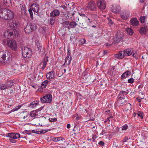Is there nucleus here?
I'll use <instances>...</instances> for the list:
<instances>
[{
    "mask_svg": "<svg viewBox=\"0 0 148 148\" xmlns=\"http://www.w3.org/2000/svg\"><path fill=\"white\" fill-rule=\"evenodd\" d=\"M129 92L125 91H121L117 97V98H121L122 99H125V95L128 94Z\"/></svg>",
    "mask_w": 148,
    "mask_h": 148,
    "instance_id": "nucleus-28",
    "label": "nucleus"
},
{
    "mask_svg": "<svg viewBox=\"0 0 148 148\" xmlns=\"http://www.w3.org/2000/svg\"><path fill=\"white\" fill-rule=\"evenodd\" d=\"M67 56L65 59V62L63 64V65H64L65 64L68 65H69L72 60V57L71 56V50L69 49L68 48L67 49Z\"/></svg>",
    "mask_w": 148,
    "mask_h": 148,
    "instance_id": "nucleus-11",
    "label": "nucleus"
},
{
    "mask_svg": "<svg viewBox=\"0 0 148 148\" xmlns=\"http://www.w3.org/2000/svg\"><path fill=\"white\" fill-rule=\"evenodd\" d=\"M50 81H48L47 80H46L43 81L41 84V86L42 88H46V86L48 84L49 82H50Z\"/></svg>",
    "mask_w": 148,
    "mask_h": 148,
    "instance_id": "nucleus-36",
    "label": "nucleus"
},
{
    "mask_svg": "<svg viewBox=\"0 0 148 148\" xmlns=\"http://www.w3.org/2000/svg\"><path fill=\"white\" fill-rule=\"evenodd\" d=\"M43 88H42V86H41V87L38 89V90L40 92H43Z\"/></svg>",
    "mask_w": 148,
    "mask_h": 148,
    "instance_id": "nucleus-55",
    "label": "nucleus"
},
{
    "mask_svg": "<svg viewBox=\"0 0 148 148\" xmlns=\"http://www.w3.org/2000/svg\"><path fill=\"white\" fill-rule=\"evenodd\" d=\"M62 24L64 27L67 28L68 29H70L71 28H75L77 24L74 21H66L64 22Z\"/></svg>",
    "mask_w": 148,
    "mask_h": 148,
    "instance_id": "nucleus-5",
    "label": "nucleus"
},
{
    "mask_svg": "<svg viewBox=\"0 0 148 148\" xmlns=\"http://www.w3.org/2000/svg\"><path fill=\"white\" fill-rule=\"evenodd\" d=\"M78 14L81 16L83 18L87 17L86 16V14H81L80 13V12H78Z\"/></svg>",
    "mask_w": 148,
    "mask_h": 148,
    "instance_id": "nucleus-52",
    "label": "nucleus"
},
{
    "mask_svg": "<svg viewBox=\"0 0 148 148\" xmlns=\"http://www.w3.org/2000/svg\"><path fill=\"white\" fill-rule=\"evenodd\" d=\"M47 78L49 80L54 79L55 77V72L52 70L47 73L46 75Z\"/></svg>",
    "mask_w": 148,
    "mask_h": 148,
    "instance_id": "nucleus-20",
    "label": "nucleus"
},
{
    "mask_svg": "<svg viewBox=\"0 0 148 148\" xmlns=\"http://www.w3.org/2000/svg\"><path fill=\"white\" fill-rule=\"evenodd\" d=\"M7 88V86L5 84H0V89L3 90Z\"/></svg>",
    "mask_w": 148,
    "mask_h": 148,
    "instance_id": "nucleus-44",
    "label": "nucleus"
},
{
    "mask_svg": "<svg viewBox=\"0 0 148 148\" xmlns=\"http://www.w3.org/2000/svg\"><path fill=\"white\" fill-rule=\"evenodd\" d=\"M7 136L9 138L16 139L21 137L19 134L17 133H8Z\"/></svg>",
    "mask_w": 148,
    "mask_h": 148,
    "instance_id": "nucleus-21",
    "label": "nucleus"
},
{
    "mask_svg": "<svg viewBox=\"0 0 148 148\" xmlns=\"http://www.w3.org/2000/svg\"><path fill=\"white\" fill-rule=\"evenodd\" d=\"M31 6L34 12L37 13L39 12V9L40 5L38 3H34L32 4Z\"/></svg>",
    "mask_w": 148,
    "mask_h": 148,
    "instance_id": "nucleus-19",
    "label": "nucleus"
},
{
    "mask_svg": "<svg viewBox=\"0 0 148 148\" xmlns=\"http://www.w3.org/2000/svg\"><path fill=\"white\" fill-rule=\"evenodd\" d=\"M39 101V100H36L33 101L29 104V107L32 108H34L38 105Z\"/></svg>",
    "mask_w": 148,
    "mask_h": 148,
    "instance_id": "nucleus-32",
    "label": "nucleus"
},
{
    "mask_svg": "<svg viewBox=\"0 0 148 148\" xmlns=\"http://www.w3.org/2000/svg\"><path fill=\"white\" fill-rule=\"evenodd\" d=\"M131 74V72L130 71H127L123 73L121 76V79H124L128 76H130Z\"/></svg>",
    "mask_w": 148,
    "mask_h": 148,
    "instance_id": "nucleus-26",
    "label": "nucleus"
},
{
    "mask_svg": "<svg viewBox=\"0 0 148 148\" xmlns=\"http://www.w3.org/2000/svg\"><path fill=\"white\" fill-rule=\"evenodd\" d=\"M130 24L134 26H137L139 24V21L136 18H132L130 21Z\"/></svg>",
    "mask_w": 148,
    "mask_h": 148,
    "instance_id": "nucleus-23",
    "label": "nucleus"
},
{
    "mask_svg": "<svg viewBox=\"0 0 148 148\" xmlns=\"http://www.w3.org/2000/svg\"><path fill=\"white\" fill-rule=\"evenodd\" d=\"M130 13L127 11H124L121 14V18L124 20H126L130 16Z\"/></svg>",
    "mask_w": 148,
    "mask_h": 148,
    "instance_id": "nucleus-18",
    "label": "nucleus"
},
{
    "mask_svg": "<svg viewBox=\"0 0 148 148\" xmlns=\"http://www.w3.org/2000/svg\"><path fill=\"white\" fill-rule=\"evenodd\" d=\"M40 100L42 103H50L52 100V95L51 94H47L41 97Z\"/></svg>",
    "mask_w": 148,
    "mask_h": 148,
    "instance_id": "nucleus-6",
    "label": "nucleus"
},
{
    "mask_svg": "<svg viewBox=\"0 0 148 148\" xmlns=\"http://www.w3.org/2000/svg\"><path fill=\"white\" fill-rule=\"evenodd\" d=\"M117 103L119 106H122L123 105L127 103L126 101L124 100V99L121 98H117Z\"/></svg>",
    "mask_w": 148,
    "mask_h": 148,
    "instance_id": "nucleus-29",
    "label": "nucleus"
},
{
    "mask_svg": "<svg viewBox=\"0 0 148 148\" xmlns=\"http://www.w3.org/2000/svg\"><path fill=\"white\" fill-rule=\"evenodd\" d=\"M55 22V20L53 18H51L50 19V23L51 25H53L54 24Z\"/></svg>",
    "mask_w": 148,
    "mask_h": 148,
    "instance_id": "nucleus-51",
    "label": "nucleus"
},
{
    "mask_svg": "<svg viewBox=\"0 0 148 148\" xmlns=\"http://www.w3.org/2000/svg\"><path fill=\"white\" fill-rule=\"evenodd\" d=\"M107 53V51L106 50H104L103 51V54L104 55H105Z\"/></svg>",
    "mask_w": 148,
    "mask_h": 148,
    "instance_id": "nucleus-64",
    "label": "nucleus"
},
{
    "mask_svg": "<svg viewBox=\"0 0 148 148\" xmlns=\"http://www.w3.org/2000/svg\"><path fill=\"white\" fill-rule=\"evenodd\" d=\"M39 132L38 131H35L34 130H25L22 133L23 134H27L28 135L31 134L32 133H35L36 134H39Z\"/></svg>",
    "mask_w": 148,
    "mask_h": 148,
    "instance_id": "nucleus-31",
    "label": "nucleus"
},
{
    "mask_svg": "<svg viewBox=\"0 0 148 148\" xmlns=\"http://www.w3.org/2000/svg\"><path fill=\"white\" fill-rule=\"evenodd\" d=\"M11 101V103H10V104L9 105H8V108H10L11 107V106H12V105L13 103V100H11V101Z\"/></svg>",
    "mask_w": 148,
    "mask_h": 148,
    "instance_id": "nucleus-58",
    "label": "nucleus"
},
{
    "mask_svg": "<svg viewBox=\"0 0 148 148\" xmlns=\"http://www.w3.org/2000/svg\"><path fill=\"white\" fill-rule=\"evenodd\" d=\"M18 31L16 29H11L6 30L4 33V36L7 39L16 38L18 35Z\"/></svg>",
    "mask_w": 148,
    "mask_h": 148,
    "instance_id": "nucleus-1",
    "label": "nucleus"
},
{
    "mask_svg": "<svg viewBox=\"0 0 148 148\" xmlns=\"http://www.w3.org/2000/svg\"><path fill=\"white\" fill-rule=\"evenodd\" d=\"M73 119H75L76 120H78L81 119L82 117L81 116L80 114H75L73 115Z\"/></svg>",
    "mask_w": 148,
    "mask_h": 148,
    "instance_id": "nucleus-38",
    "label": "nucleus"
},
{
    "mask_svg": "<svg viewBox=\"0 0 148 148\" xmlns=\"http://www.w3.org/2000/svg\"><path fill=\"white\" fill-rule=\"evenodd\" d=\"M143 99V98H140L139 97H137L136 98V99H137L139 103L141 102L142 99Z\"/></svg>",
    "mask_w": 148,
    "mask_h": 148,
    "instance_id": "nucleus-59",
    "label": "nucleus"
},
{
    "mask_svg": "<svg viewBox=\"0 0 148 148\" xmlns=\"http://www.w3.org/2000/svg\"><path fill=\"white\" fill-rule=\"evenodd\" d=\"M8 9L6 8H4L3 9V10H2L1 12V13H0V17L4 19V18H3V17H2V15L3 16V14L4 13V14L5 15V16H7V13H6V12H7V11H8Z\"/></svg>",
    "mask_w": 148,
    "mask_h": 148,
    "instance_id": "nucleus-35",
    "label": "nucleus"
},
{
    "mask_svg": "<svg viewBox=\"0 0 148 148\" xmlns=\"http://www.w3.org/2000/svg\"><path fill=\"white\" fill-rule=\"evenodd\" d=\"M9 26L12 29H16L20 26L19 22L17 21H12V23H9Z\"/></svg>",
    "mask_w": 148,
    "mask_h": 148,
    "instance_id": "nucleus-13",
    "label": "nucleus"
},
{
    "mask_svg": "<svg viewBox=\"0 0 148 148\" xmlns=\"http://www.w3.org/2000/svg\"><path fill=\"white\" fill-rule=\"evenodd\" d=\"M60 14V12L58 10L55 9L50 13V15L51 17H54L56 16H58Z\"/></svg>",
    "mask_w": 148,
    "mask_h": 148,
    "instance_id": "nucleus-27",
    "label": "nucleus"
},
{
    "mask_svg": "<svg viewBox=\"0 0 148 148\" xmlns=\"http://www.w3.org/2000/svg\"><path fill=\"white\" fill-rule=\"evenodd\" d=\"M106 133V132L104 130H103L101 133L100 134V135H103L105 134Z\"/></svg>",
    "mask_w": 148,
    "mask_h": 148,
    "instance_id": "nucleus-53",
    "label": "nucleus"
},
{
    "mask_svg": "<svg viewBox=\"0 0 148 148\" xmlns=\"http://www.w3.org/2000/svg\"><path fill=\"white\" fill-rule=\"evenodd\" d=\"M6 13H7V16H5L4 14H3V15L2 16V17H3L4 19L6 20H11L14 17V14L10 10L8 9L7 12H6Z\"/></svg>",
    "mask_w": 148,
    "mask_h": 148,
    "instance_id": "nucleus-9",
    "label": "nucleus"
},
{
    "mask_svg": "<svg viewBox=\"0 0 148 148\" xmlns=\"http://www.w3.org/2000/svg\"><path fill=\"white\" fill-rule=\"evenodd\" d=\"M87 8L88 9V10L94 11L96 9V5L95 2L94 1H91L88 3Z\"/></svg>",
    "mask_w": 148,
    "mask_h": 148,
    "instance_id": "nucleus-12",
    "label": "nucleus"
},
{
    "mask_svg": "<svg viewBox=\"0 0 148 148\" xmlns=\"http://www.w3.org/2000/svg\"><path fill=\"white\" fill-rule=\"evenodd\" d=\"M29 102H27L24 103L20 105V106H21V107L23 106L26 108H27L28 107H29Z\"/></svg>",
    "mask_w": 148,
    "mask_h": 148,
    "instance_id": "nucleus-43",
    "label": "nucleus"
},
{
    "mask_svg": "<svg viewBox=\"0 0 148 148\" xmlns=\"http://www.w3.org/2000/svg\"><path fill=\"white\" fill-rule=\"evenodd\" d=\"M123 35L122 34L117 32V33L116 34L114 38V40L116 42H119L122 41L123 39Z\"/></svg>",
    "mask_w": 148,
    "mask_h": 148,
    "instance_id": "nucleus-15",
    "label": "nucleus"
},
{
    "mask_svg": "<svg viewBox=\"0 0 148 148\" xmlns=\"http://www.w3.org/2000/svg\"><path fill=\"white\" fill-rule=\"evenodd\" d=\"M7 44L12 50L16 51L17 49L16 42L14 40H9L7 41Z\"/></svg>",
    "mask_w": 148,
    "mask_h": 148,
    "instance_id": "nucleus-8",
    "label": "nucleus"
},
{
    "mask_svg": "<svg viewBox=\"0 0 148 148\" xmlns=\"http://www.w3.org/2000/svg\"><path fill=\"white\" fill-rule=\"evenodd\" d=\"M21 106H20V105H19L18 106L15 107L14 108H13V109H12L11 111H17L19 109L21 108Z\"/></svg>",
    "mask_w": 148,
    "mask_h": 148,
    "instance_id": "nucleus-45",
    "label": "nucleus"
},
{
    "mask_svg": "<svg viewBox=\"0 0 148 148\" xmlns=\"http://www.w3.org/2000/svg\"><path fill=\"white\" fill-rule=\"evenodd\" d=\"M20 7L21 9L22 14L25 15L26 14V10L25 9V6L24 3H22L20 4Z\"/></svg>",
    "mask_w": 148,
    "mask_h": 148,
    "instance_id": "nucleus-33",
    "label": "nucleus"
},
{
    "mask_svg": "<svg viewBox=\"0 0 148 148\" xmlns=\"http://www.w3.org/2000/svg\"><path fill=\"white\" fill-rule=\"evenodd\" d=\"M11 56L10 53L8 51L0 52V61L4 62L9 60Z\"/></svg>",
    "mask_w": 148,
    "mask_h": 148,
    "instance_id": "nucleus-3",
    "label": "nucleus"
},
{
    "mask_svg": "<svg viewBox=\"0 0 148 148\" xmlns=\"http://www.w3.org/2000/svg\"><path fill=\"white\" fill-rule=\"evenodd\" d=\"M86 42V40L85 39H82L80 40L79 41V43L82 45L85 44Z\"/></svg>",
    "mask_w": 148,
    "mask_h": 148,
    "instance_id": "nucleus-48",
    "label": "nucleus"
},
{
    "mask_svg": "<svg viewBox=\"0 0 148 148\" xmlns=\"http://www.w3.org/2000/svg\"><path fill=\"white\" fill-rule=\"evenodd\" d=\"M98 144L103 146L104 145V143L103 141H100L98 143Z\"/></svg>",
    "mask_w": 148,
    "mask_h": 148,
    "instance_id": "nucleus-54",
    "label": "nucleus"
},
{
    "mask_svg": "<svg viewBox=\"0 0 148 148\" xmlns=\"http://www.w3.org/2000/svg\"><path fill=\"white\" fill-rule=\"evenodd\" d=\"M121 10V7L118 5H116L114 6H112L111 9V11L116 14H118L120 12Z\"/></svg>",
    "mask_w": 148,
    "mask_h": 148,
    "instance_id": "nucleus-17",
    "label": "nucleus"
},
{
    "mask_svg": "<svg viewBox=\"0 0 148 148\" xmlns=\"http://www.w3.org/2000/svg\"><path fill=\"white\" fill-rule=\"evenodd\" d=\"M39 110V111H40L41 110L40 109L39 110V109H38L35 110H34L30 112L29 113L27 111L23 112L22 113H23L27 115L26 116H24L23 117V119H25V118L28 117L29 118V120H33L35 118H38V117L37 113Z\"/></svg>",
    "mask_w": 148,
    "mask_h": 148,
    "instance_id": "nucleus-2",
    "label": "nucleus"
},
{
    "mask_svg": "<svg viewBox=\"0 0 148 148\" xmlns=\"http://www.w3.org/2000/svg\"><path fill=\"white\" fill-rule=\"evenodd\" d=\"M126 31L127 33L130 35H133L134 32L132 29L130 28H127L126 29Z\"/></svg>",
    "mask_w": 148,
    "mask_h": 148,
    "instance_id": "nucleus-41",
    "label": "nucleus"
},
{
    "mask_svg": "<svg viewBox=\"0 0 148 148\" xmlns=\"http://www.w3.org/2000/svg\"><path fill=\"white\" fill-rule=\"evenodd\" d=\"M147 31V27L146 26L141 27L139 32L142 35L146 34Z\"/></svg>",
    "mask_w": 148,
    "mask_h": 148,
    "instance_id": "nucleus-30",
    "label": "nucleus"
},
{
    "mask_svg": "<svg viewBox=\"0 0 148 148\" xmlns=\"http://www.w3.org/2000/svg\"><path fill=\"white\" fill-rule=\"evenodd\" d=\"M15 139L10 138L8 139V140L12 143H14L16 142V140Z\"/></svg>",
    "mask_w": 148,
    "mask_h": 148,
    "instance_id": "nucleus-50",
    "label": "nucleus"
},
{
    "mask_svg": "<svg viewBox=\"0 0 148 148\" xmlns=\"http://www.w3.org/2000/svg\"><path fill=\"white\" fill-rule=\"evenodd\" d=\"M52 140L54 142H58L60 140L64 141V142H65V139L61 137H53L52 138Z\"/></svg>",
    "mask_w": 148,
    "mask_h": 148,
    "instance_id": "nucleus-34",
    "label": "nucleus"
},
{
    "mask_svg": "<svg viewBox=\"0 0 148 148\" xmlns=\"http://www.w3.org/2000/svg\"><path fill=\"white\" fill-rule=\"evenodd\" d=\"M13 84V82L12 81H8L6 83V86L8 88L11 87Z\"/></svg>",
    "mask_w": 148,
    "mask_h": 148,
    "instance_id": "nucleus-40",
    "label": "nucleus"
},
{
    "mask_svg": "<svg viewBox=\"0 0 148 148\" xmlns=\"http://www.w3.org/2000/svg\"><path fill=\"white\" fill-rule=\"evenodd\" d=\"M74 11H70L68 12L67 16L68 18L70 19L72 18L73 16L75 14Z\"/></svg>",
    "mask_w": 148,
    "mask_h": 148,
    "instance_id": "nucleus-39",
    "label": "nucleus"
},
{
    "mask_svg": "<svg viewBox=\"0 0 148 148\" xmlns=\"http://www.w3.org/2000/svg\"><path fill=\"white\" fill-rule=\"evenodd\" d=\"M108 21V23L110 24H113V23L111 19H109Z\"/></svg>",
    "mask_w": 148,
    "mask_h": 148,
    "instance_id": "nucleus-60",
    "label": "nucleus"
},
{
    "mask_svg": "<svg viewBox=\"0 0 148 148\" xmlns=\"http://www.w3.org/2000/svg\"><path fill=\"white\" fill-rule=\"evenodd\" d=\"M71 127V125L70 124H68L67 125L66 127L67 128H69Z\"/></svg>",
    "mask_w": 148,
    "mask_h": 148,
    "instance_id": "nucleus-63",
    "label": "nucleus"
},
{
    "mask_svg": "<svg viewBox=\"0 0 148 148\" xmlns=\"http://www.w3.org/2000/svg\"><path fill=\"white\" fill-rule=\"evenodd\" d=\"M3 1L6 7H8L11 4V1L10 0H3Z\"/></svg>",
    "mask_w": 148,
    "mask_h": 148,
    "instance_id": "nucleus-37",
    "label": "nucleus"
},
{
    "mask_svg": "<svg viewBox=\"0 0 148 148\" xmlns=\"http://www.w3.org/2000/svg\"><path fill=\"white\" fill-rule=\"evenodd\" d=\"M97 5L100 9H104L106 7V5L105 1L103 0L98 1L97 3Z\"/></svg>",
    "mask_w": 148,
    "mask_h": 148,
    "instance_id": "nucleus-16",
    "label": "nucleus"
},
{
    "mask_svg": "<svg viewBox=\"0 0 148 148\" xmlns=\"http://www.w3.org/2000/svg\"><path fill=\"white\" fill-rule=\"evenodd\" d=\"M22 53L23 57L25 58H29L32 56V51L30 48L26 47L21 48Z\"/></svg>",
    "mask_w": 148,
    "mask_h": 148,
    "instance_id": "nucleus-4",
    "label": "nucleus"
},
{
    "mask_svg": "<svg viewBox=\"0 0 148 148\" xmlns=\"http://www.w3.org/2000/svg\"><path fill=\"white\" fill-rule=\"evenodd\" d=\"M146 16H141L139 19L141 23H144L145 22Z\"/></svg>",
    "mask_w": 148,
    "mask_h": 148,
    "instance_id": "nucleus-42",
    "label": "nucleus"
},
{
    "mask_svg": "<svg viewBox=\"0 0 148 148\" xmlns=\"http://www.w3.org/2000/svg\"><path fill=\"white\" fill-rule=\"evenodd\" d=\"M128 128V125L127 124H125L123 126L122 128V130H125Z\"/></svg>",
    "mask_w": 148,
    "mask_h": 148,
    "instance_id": "nucleus-47",
    "label": "nucleus"
},
{
    "mask_svg": "<svg viewBox=\"0 0 148 148\" xmlns=\"http://www.w3.org/2000/svg\"><path fill=\"white\" fill-rule=\"evenodd\" d=\"M60 7H61L62 8H63L64 9H65L66 8V7L65 6L63 5H62Z\"/></svg>",
    "mask_w": 148,
    "mask_h": 148,
    "instance_id": "nucleus-62",
    "label": "nucleus"
},
{
    "mask_svg": "<svg viewBox=\"0 0 148 148\" xmlns=\"http://www.w3.org/2000/svg\"><path fill=\"white\" fill-rule=\"evenodd\" d=\"M48 58V56H45L40 63L39 65L41 66V69L42 70H43L45 68L47 62L49 61Z\"/></svg>",
    "mask_w": 148,
    "mask_h": 148,
    "instance_id": "nucleus-10",
    "label": "nucleus"
},
{
    "mask_svg": "<svg viewBox=\"0 0 148 148\" xmlns=\"http://www.w3.org/2000/svg\"><path fill=\"white\" fill-rule=\"evenodd\" d=\"M36 28V24L30 23L27 25L24 28V30L26 33H29L34 31Z\"/></svg>",
    "mask_w": 148,
    "mask_h": 148,
    "instance_id": "nucleus-7",
    "label": "nucleus"
},
{
    "mask_svg": "<svg viewBox=\"0 0 148 148\" xmlns=\"http://www.w3.org/2000/svg\"><path fill=\"white\" fill-rule=\"evenodd\" d=\"M128 140V138L127 137H125L123 141V143L126 142V141Z\"/></svg>",
    "mask_w": 148,
    "mask_h": 148,
    "instance_id": "nucleus-61",
    "label": "nucleus"
},
{
    "mask_svg": "<svg viewBox=\"0 0 148 148\" xmlns=\"http://www.w3.org/2000/svg\"><path fill=\"white\" fill-rule=\"evenodd\" d=\"M135 58H138L137 54L136 53H133L132 55Z\"/></svg>",
    "mask_w": 148,
    "mask_h": 148,
    "instance_id": "nucleus-56",
    "label": "nucleus"
},
{
    "mask_svg": "<svg viewBox=\"0 0 148 148\" xmlns=\"http://www.w3.org/2000/svg\"><path fill=\"white\" fill-rule=\"evenodd\" d=\"M128 82L129 83L132 84L134 82V79L133 78H131L127 80Z\"/></svg>",
    "mask_w": 148,
    "mask_h": 148,
    "instance_id": "nucleus-49",
    "label": "nucleus"
},
{
    "mask_svg": "<svg viewBox=\"0 0 148 148\" xmlns=\"http://www.w3.org/2000/svg\"><path fill=\"white\" fill-rule=\"evenodd\" d=\"M32 10H33L32 8H30L29 9V13L30 17L32 19H33V18Z\"/></svg>",
    "mask_w": 148,
    "mask_h": 148,
    "instance_id": "nucleus-46",
    "label": "nucleus"
},
{
    "mask_svg": "<svg viewBox=\"0 0 148 148\" xmlns=\"http://www.w3.org/2000/svg\"><path fill=\"white\" fill-rule=\"evenodd\" d=\"M125 56L124 51H119V53L114 55L115 57L117 59H121L124 58Z\"/></svg>",
    "mask_w": 148,
    "mask_h": 148,
    "instance_id": "nucleus-22",
    "label": "nucleus"
},
{
    "mask_svg": "<svg viewBox=\"0 0 148 148\" xmlns=\"http://www.w3.org/2000/svg\"><path fill=\"white\" fill-rule=\"evenodd\" d=\"M36 45L39 54L42 56L45 53V48L41 45L39 42H37Z\"/></svg>",
    "mask_w": 148,
    "mask_h": 148,
    "instance_id": "nucleus-14",
    "label": "nucleus"
},
{
    "mask_svg": "<svg viewBox=\"0 0 148 148\" xmlns=\"http://www.w3.org/2000/svg\"><path fill=\"white\" fill-rule=\"evenodd\" d=\"M133 51L134 50L133 48H129L125 49L124 52L125 53V56H128L131 55L133 53Z\"/></svg>",
    "mask_w": 148,
    "mask_h": 148,
    "instance_id": "nucleus-25",
    "label": "nucleus"
},
{
    "mask_svg": "<svg viewBox=\"0 0 148 148\" xmlns=\"http://www.w3.org/2000/svg\"><path fill=\"white\" fill-rule=\"evenodd\" d=\"M144 116V114L143 112L138 111L137 113L134 112L133 114V116L134 117L136 116L139 117L140 119H142Z\"/></svg>",
    "mask_w": 148,
    "mask_h": 148,
    "instance_id": "nucleus-24",
    "label": "nucleus"
},
{
    "mask_svg": "<svg viewBox=\"0 0 148 148\" xmlns=\"http://www.w3.org/2000/svg\"><path fill=\"white\" fill-rule=\"evenodd\" d=\"M88 20V22L89 23L91 24L92 22V20L88 17H86Z\"/></svg>",
    "mask_w": 148,
    "mask_h": 148,
    "instance_id": "nucleus-57",
    "label": "nucleus"
}]
</instances>
